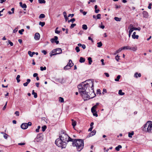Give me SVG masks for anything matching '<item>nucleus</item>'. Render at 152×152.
Instances as JSON below:
<instances>
[{
    "mask_svg": "<svg viewBox=\"0 0 152 152\" xmlns=\"http://www.w3.org/2000/svg\"><path fill=\"white\" fill-rule=\"evenodd\" d=\"M122 50V49H121V48H119L118 50L116 51L115 53H114V55H116L117 53H119V52H121Z\"/></svg>",
    "mask_w": 152,
    "mask_h": 152,
    "instance_id": "nucleus-24",
    "label": "nucleus"
},
{
    "mask_svg": "<svg viewBox=\"0 0 152 152\" xmlns=\"http://www.w3.org/2000/svg\"><path fill=\"white\" fill-rule=\"evenodd\" d=\"M132 28L134 29V30H138L139 31H140L141 28L140 27L136 28V27H132Z\"/></svg>",
    "mask_w": 152,
    "mask_h": 152,
    "instance_id": "nucleus-40",
    "label": "nucleus"
},
{
    "mask_svg": "<svg viewBox=\"0 0 152 152\" xmlns=\"http://www.w3.org/2000/svg\"><path fill=\"white\" fill-rule=\"evenodd\" d=\"M58 28V27H57L56 28V29L55 30V32L56 34H59L60 33V31H58L57 30Z\"/></svg>",
    "mask_w": 152,
    "mask_h": 152,
    "instance_id": "nucleus-50",
    "label": "nucleus"
},
{
    "mask_svg": "<svg viewBox=\"0 0 152 152\" xmlns=\"http://www.w3.org/2000/svg\"><path fill=\"white\" fill-rule=\"evenodd\" d=\"M20 126L22 129H25L28 128V125H27V123H23L21 124Z\"/></svg>",
    "mask_w": 152,
    "mask_h": 152,
    "instance_id": "nucleus-8",
    "label": "nucleus"
},
{
    "mask_svg": "<svg viewBox=\"0 0 152 152\" xmlns=\"http://www.w3.org/2000/svg\"><path fill=\"white\" fill-rule=\"evenodd\" d=\"M106 92H107L106 89H105L104 88L103 89V92H102L103 94H104V93H106Z\"/></svg>",
    "mask_w": 152,
    "mask_h": 152,
    "instance_id": "nucleus-61",
    "label": "nucleus"
},
{
    "mask_svg": "<svg viewBox=\"0 0 152 152\" xmlns=\"http://www.w3.org/2000/svg\"><path fill=\"white\" fill-rule=\"evenodd\" d=\"M97 44V47L99 48L101 47L102 45V43L101 42H98Z\"/></svg>",
    "mask_w": 152,
    "mask_h": 152,
    "instance_id": "nucleus-33",
    "label": "nucleus"
},
{
    "mask_svg": "<svg viewBox=\"0 0 152 152\" xmlns=\"http://www.w3.org/2000/svg\"><path fill=\"white\" fill-rule=\"evenodd\" d=\"M85 59L84 58H83L82 57H81L80 58V59L79 60V62L80 63H83L85 61Z\"/></svg>",
    "mask_w": 152,
    "mask_h": 152,
    "instance_id": "nucleus-20",
    "label": "nucleus"
},
{
    "mask_svg": "<svg viewBox=\"0 0 152 152\" xmlns=\"http://www.w3.org/2000/svg\"><path fill=\"white\" fill-rule=\"evenodd\" d=\"M55 143L58 147H61L62 148H65L67 144L66 142H64L59 137L56 140Z\"/></svg>",
    "mask_w": 152,
    "mask_h": 152,
    "instance_id": "nucleus-5",
    "label": "nucleus"
},
{
    "mask_svg": "<svg viewBox=\"0 0 152 152\" xmlns=\"http://www.w3.org/2000/svg\"><path fill=\"white\" fill-rule=\"evenodd\" d=\"M72 125L73 126V128L76 125V122L73 119H72Z\"/></svg>",
    "mask_w": 152,
    "mask_h": 152,
    "instance_id": "nucleus-18",
    "label": "nucleus"
},
{
    "mask_svg": "<svg viewBox=\"0 0 152 152\" xmlns=\"http://www.w3.org/2000/svg\"><path fill=\"white\" fill-rule=\"evenodd\" d=\"M75 49L76 50V51L77 53L79 52L80 51V48L79 47H76Z\"/></svg>",
    "mask_w": 152,
    "mask_h": 152,
    "instance_id": "nucleus-41",
    "label": "nucleus"
},
{
    "mask_svg": "<svg viewBox=\"0 0 152 152\" xmlns=\"http://www.w3.org/2000/svg\"><path fill=\"white\" fill-rule=\"evenodd\" d=\"M24 29H22L21 30H20L18 31V32L20 34H23V32L24 31Z\"/></svg>",
    "mask_w": 152,
    "mask_h": 152,
    "instance_id": "nucleus-43",
    "label": "nucleus"
},
{
    "mask_svg": "<svg viewBox=\"0 0 152 152\" xmlns=\"http://www.w3.org/2000/svg\"><path fill=\"white\" fill-rule=\"evenodd\" d=\"M42 131L43 132H44L45 130L47 128V126L46 125H44L42 127Z\"/></svg>",
    "mask_w": 152,
    "mask_h": 152,
    "instance_id": "nucleus-36",
    "label": "nucleus"
},
{
    "mask_svg": "<svg viewBox=\"0 0 152 152\" xmlns=\"http://www.w3.org/2000/svg\"><path fill=\"white\" fill-rule=\"evenodd\" d=\"M40 69L41 71L45 70L46 69V68L45 66H44L43 67L42 66H41L40 67Z\"/></svg>",
    "mask_w": 152,
    "mask_h": 152,
    "instance_id": "nucleus-38",
    "label": "nucleus"
},
{
    "mask_svg": "<svg viewBox=\"0 0 152 152\" xmlns=\"http://www.w3.org/2000/svg\"><path fill=\"white\" fill-rule=\"evenodd\" d=\"M114 19L115 20L117 21H120L121 19V18H119L117 17H115Z\"/></svg>",
    "mask_w": 152,
    "mask_h": 152,
    "instance_id": "nucleus-26",
    "label": "nucleus"
},
{
    "mask_svg": "<svg viewBox=\"0 0 152 152\" xmlns=\"http://www.w3.org/2000/svg\"><path fill=\"white\" fill-rule=\"evenodd\" d=\"M58 39V37L57 36H55L54 37V38L51 39L50 40V41L52 43H53L54 42H55V41H56V40H57Z\"/></svg>",
    "mask_w": 152,
    "mask_h": 152,
    "instance_id": "nucleus-13",
    "label": "nucleus"
},
{
    "mask_svg": "<svg viewBox=\"0 0 152 152\" xmlns=\"http://www.w3.org/2000/svg\"><path fill=\"white\" fill-rule=\"evenodd\" d=\"M23 8H26L27 7L26 4H23V5L21 6Z\"/></svg>",
    "mask_w": 152,
    "mask_h": 152,
    "instance_id": "nucleus-51",
    "label": "nucleus"
},
{
    "mask_svg": "<svg viewBox=\"0 0 152 152\" xmlns=\"http://www.w3.org/2000/svg\"><path fill=\"white\" fill-rule=\"evenodd\" d=\"M121 148L122 146L121 145H118L115 148V149L117 151H119L120 150V148Z\"/></svg>",
    "mask_w": 152,
    "mask_h": 152,
    "instance_id": "nucleus-22",
    "label": "nucleus"
},
{
    "mask_svg": "<svg viewBox=\"0 0 152 152\" xmlns=\"http://www.w3.org/2000/svg\"><path fill=\"white\" fill-rule=\"evenodd\" d=\"M76 26V24L75 23L72 24L70 26V28H73L75 26Z\"/></svg>",
    "mask_w": 152,
    "mask_h": 152,
    "instance_id": "nucleus-44",
    "label": "nucleus"
},
{
    "mask_svg": "<svg viewBox=\"0 0 152 152\" xmlns=\"http://www.w3.org/2000/svg\"><path fill=\"white\" fill-rule=\"evenodd\" d=\"M38 1L40 4H45L46 2L45 0H38Z\"/></svg>",
    "mask_w": 152,
    "mask_h": 152,
    "instance_id": "nucleus-35",
    "label": "nucleus"
},
{
    "mask_svg": "<svg viewBox=\"0 0 152 152\" xmlns=\"http://www.w3.org/2000/svg\"><path fill=\"white\" fill-rule=\"evenodd\" d=\"M40 128V126H39L37 127V128L36 129V132H39V129Z\"/></svg>",
    "mask_w": 152,
    "mask_h": 152,
    "instance_id": "nucleus-46",
    "label": "nucleus"
},
{
    "mask_svg": "<svg viewBox=\"0 0 152 152\" xmlns=\"http://www.w3.org/2000/svg\"><path fill=\"white\" fill-rule=\"evenodd\" d=\"M28 54L31 57H32L33 56V54L31 53V52L30 51H29L28 52Z\"/></svg>",
    "mask_w": 152,
    "mask_h": 152,
    "instance_id": "nucleus-45",
    "label": "nucleus"
},
{
    "mask_svg": "<svg viewBox=\"0 0 152 152\" xmlns=\"http://www.w3.org/2000/svg\"><path fill=\"white\" fill-rule=\"evenodd\" d=\"M96 130H94L90 132L89 135L87 136V137H89L94 135L96 133Z\"/></svg>",
    "mask_w": 152,
    "mask_h": 152,
    "instance_id": "nucleus-9",
    "label": "nucleus"
},
{
    "mask_svg": "<svg viewBox=\"0 0 152 152\" xmlns=\"http://www.w3.org/2000/svg\"><path fill=\"white\" fill-rule=\"evenodd\" d=\"M91 112L93 113V115L94 116L96 117L98 116V114L97 113V112L96 111L95 109L92 107L91 109Z\"/></svg>",
    "mask_w": 152,
    "mask_h": 152,
    "instance_id": "nucleus-10",
    "label": "nucleus"
},
{
    "mask_svg": "<svg viewBox=\"0 0 152 152\" xmlns=\"http://www.w3.org/2000/svg\"><path fill=\"white\" fill-rule=\"evenodd\" d=\"M31 81V80L30 79H27V82L25 83H23V85L24 86H27L28 84Z\"/></svg>",
    "mask_w": 152,
    "mask_h": 152,
    "instance_id": "nucleus-16",
    "label": "nucleus"
},
{
    "mask_svg": "<svg viewBox=\"0 0 152 152\" xmlns=\"http://www.w3.org/2000/svg\"><path fill=\"white\" fill-rule=\"evenodd\" d=\"M59 138L64 142L66 143L70 142L69 140L71 138L68 136L65 131L63 130H61L59 134Z\"/></svg>",
    "mask_w": 152,
    "mask_h": 152,
    "instance_id": "nucleus-3",
    "label": "nucleus"
},
{
    "mask_svg": "<svg viewBox=\"0 0 152 152\" xmlns=\"http://www.w3.org/2000/svg\"><path fill=\"white\" fill-rule=\"evenodd\" d=\"M18 28H15V29H14V30H13V33H15L16 32L18 31Z\"/></svg>",
    "mask_w": 152,
    "mask_h": 152,
    "instance_id": "nucleus-60",
    "label": "nucleus"
},
{
    "mask_svg": "<svg viewBox=\"0 0 152 152\" xmlns=\"http://www.w3.org/2000/svg\"><path fill=\"white\" fill-rule=\"evenodd\" d=\"M151 5H152V4L151 3H150L149 4V5H148V9H151Z\"/></svg>",
    "mask_w": 152,
    "mask_h": 152,
    "instance_id": "nucleus-57",
    "label": "nucleus"
},
{
    "mask_svg": "<svg viewBox=\"0 0 152 152\" xmlns=\"http://www.w3.org/2000/svg\"><path fill=\"white\" fill-rule=\"evenodd\" d=\"M77 87L80 94L83 98H90V92H94V83L91 79L81 83Z\"/></svg>",
    "mask_w": 152,
    "mask_h": 152,
    "instance_id": "nucleus-1",
    "label": "nucleus"
},
{
    "mask_svg": "<svg viewBox=\"0 0 152 152\" xmlns=\"http://www.w3.org/2000/svg\"><path fill=\"white\" fill-rule=\"evenodd\" d=\"M32 94L34 95V97L35 98H37V93H35V92H34V90H33L32 91Z\"/></svg>",
    "mask_w": 152,
    "mask_h": 152,
    "instance_id": "nucleus-21",
    "label": "nucleus"
},
{
    "mask_svg": "<svg viewBox=\"0 0 152 152\" xmlns=\"http://www.w3.org/2000/svg\"><path fill=\"white\" fill-rule=\"evenodd\" d=\"M8 136V135L6 133H4V137L5 139H7Z\"/></svg>",
    "mask_w": 152,
    "mask_h": 152,
    "instance_id": "nucleus-47",
    "label": "nucleus"
},
{
    "mask_svg": "<svg viewBox=\"0 0 152 152\" xmlns=\"http://www.w3.org/2000/svg\"><path fill=\"white\" fill-rule=\"evenodd\" d=\"M74 14H69L68 15V17H71V18H72L73 17V16H74Z\"/></svg>",
    "mask_w": 152,
    "mask_h": 152,
    "instance_id": "nucleus-59",
    "label": "nucleus"
},
{
    "mask_svg": "<svg viewBox=\"0 0 152 152\" xmlns=\"http://www.w3.org/2000/svg\"><path fill=\"white\" fill-rule=\"evenodd\" d=\"M101 90L100 89H98L97 91V94H101Z\"/></svg>",
    "mask_w": 152,
    "mask_h": 152,
    "instance_id": "nucleus-56",
    "label": "nucleus"
},
{
    "mask_svg": "<svg viewBox=\"0 0 152 152\" xmlns=\"http://www.w3.org/2000/svg\"><path fill=\"white\" fill-rule=\"evenodd\" d=\"M45 22H40L39 24L42 27H43L45 25Z\"/></svg>",
    "mask_w": 152,
    "mask_h": 152,
    "instance_id": "nucleus-34",
    "label": "nucleus"
},
{
    "mask_svg": "<svg viewBox=\"0 0 152 152\" xmlns=\"http://www.w3.org/2000/svg\"><path fill=\"white\" fill-rule=\"evenodd\" d=\"M121 77V75H118L117 76L116 78L115 79V81H119V79Z\"/></svg>",
    "mask_w": 152,
    "mask_h": 152,
    "instance_id": "nucleus-32",
    "label": "nucleus"
},
{
    "mask_svg": "<svg viewBox=\"0 0 152 152\" xmlns=\"http://www.w3.org/2000/svg\"><path fill=\"white\" fill-rule=\"evenodd\" d=\"M128 136L129 137H132V136L134 134V132L132 131L131 132H129Z\"/></svg>",
    "mask_w": 152,
    "mask_h": 152,
    "instance_id": "nucleus-27",
    "label": "nucleus"
},
{
    "mask_svg": "<svg viewBox=\"0 0 152 152\" xmlns=\"http://www.w3.org/2000/svg\"><path fill=\"white\" fill-rule=\"evenodd\" d=\"M70 68V67H69L68 65H67L66 66L64 67V69L65 70H66L67 69H69Z\"/></svg>",
    "mask_w": 152,
    "mask_h": 152,
    "instance_id": "nucleus-42",
    "label": "nucleus"
},
{
    "mask_svg": "<svg viewBox=\"0 0 152 152\" xmlns=\"http://www.w3.org/2000/svg\"><path fill=\"white\" fill-rule=\"evenodd\" d=\"M38 74L37 73H35L33 74V76L34 77H37V76Z\"/></svg>",
    "mask_w": 152,
    "mask_h": 152,
    "instance_id": "nucleus-64",
    "label": "nucleus"
},
{
    "mask_svg": "<svg viewBox=\"0 0 152 152\" xmlns=\"http://www.w3.org/2000/svg\"><path fill=\"white\" fill-rule=\"evenodd\" d=\"M75 21V19L74 18H73L71 19L70 20H69L68 21V23H70L71 22L72 23H73Z\"/></svg>",
    "mask_w": 152,
    "mask_h": 152,
    "instance_id": "nucleus-39",
    "label": "nucleus"
},
{
    "mask_svg": "<svg viewBox=\"0 0 152 152\" xmlns=\"http://www.w3.org/2000/svg\"><path fill=\"white\" fill-rule=\"evenodd\" d=\"M40 37V35L38 33H36L35 34L34 39L35 40H39Z\"/></svg>",
    "mask_w": 152,
    "mask_h": 152,
    "instance_id": "nucleus-11",
    "label": "nucleus"
},
{
    "mask_svg": "<svg viewBox=\"0 0 152 152\" xmlns=\"http://www.w3.org/2000/svg\"><path fill=\"white\" fill-rule=\"evenodd\" d=\"M130 50H132L134 51H135L137 50V48L135 47L131 48Z\"/></svg>",
    "mask_w": 152,
    "mask_h": 152,
    "instance_id": "nucleus-55",
    "label": "nucleus"
},
{
    "mask_svg": "<svg viewBox=\"0 0 152 152\" xmlns=\"http://www.w3.org/2000/svg\"><path fill=\"white\" fill-rule=\"evenodd\" d=\"M141 76V74L140 73H138L137 72H136L135 73L134 77L135 78H137L138 77H140Z\"/></svg>",
    "mask_w": 152,
    "mask_h": 152,
    "instance_id": "nucleus-14",
    "label": "nucleus"
},
{
    "mask_svg": "<svg viewBox=\"0 0 152 152\" xmlns=\"http://www.w3.org/2000/svg\"><path fill=\"white\" fill-rule=\"evenodd\" d=\"M7 102H6V104H5V105L4 106L3 108V110H4L5 108H6V106H7Z\"/></svg>",
    "mask_w": 152,
    "mask_h": 152,
    "instance_id": "nucleus-58",
    "label": "nucleus"
},
{
    "mask_svg": "<svg viewBox=\"0 0 152 152\" xmlns=\"http://www.w3.org/2000/svg\"><path fill=\"white\" fill-rule=\"evenodd\" d=\"M45 15L44 14H41L39 15V18H45Z\"/></svg>",
    "mask_w": 152,
    "mask_h": 152,
    "instance_id": "nucleus-28",
    "label": "nucleus"
},
{
    "mask_svg": "<svg viewBox=\"0 0 152 152\" xmlns=\"http://www.w3.org/2000/svg\"><path fill=\"white\" fill-rule=\"evenodd\" d=\"M8 43L11 46H12L13 45V43L11 42L10 40H8Z\"/></svg>",
    "mask_w": 152,
    "mask_h": 152,
    "instance_id": "nucleus-49",
    "label": "nucleus"
},
{
    "mask_svg": "<svg viewBox=\"0 0 152 152\" xmlns=\"http://www.w3.org/2000/svg\"><path fill=\"white\" fill-rule=\"evenodd\" d=\"M59 101L61 102H64V99L61 97H60L59 98Z\"/></svg>",
    "mask_w": 152,
    "mask_h": 152,
    "instance_id": "nucleus-37",
    "label": "nucleus"
},
{
    "mask_svg": "<svg viewBox=\"0 0 152 152\" xmlns=\"http://www.w3.org/2000/svg\"><path fill=\"white\" fill-rule=\"evenodd\" d=\"M42 134H38L37 137L35 139L34 141L37 142H41L43 139L42 137Z\"/></svg>",
    "mask_w": 152,
    "mask_h": 152,
    "instance_id": "nucleus-6",
    "label": "nucleus"
},
{
    "mask_svg": "<svg viewBox=\"0 0 152 152\" xmlns=\"http://www.w3.org/2000/svg\"><path fill=\"white\" fill-rule=\"evenodd\" d=\"M15 114L17 116H19V112L18 111H16L15 113Z\"/></svg>",
    "mask_w": 152,
    "mask_h": 152,
    "instance_id": "nucleus-53",
    "label": "nucleus"
},
{
    "mask_svg": "<svg viewBox=\"0 0 152 152\" xmlns=\"http://www.w3.org/2000/svg\"><path fill=\"white\" fill-rule=\"evenodd\" d=\"M82 28L83 29L85 30H87L88 28L87 25L86 24L83 25H82Z\"/></svg>",
    "mask_w": 152,
    "mask_h": 152,
    "instance_id": "nucleus-25",
    "label": "nucleus"
},
{
    "mask_svg": "<svg viewBox=\"0 0 152 152\" xmlns=\"http://www.w3.org/2000/svg\"><path fill=\"white\" fill-rule=\"evenodd\" d=\"M101 15L100 14H99L97 15L96 16V19H99L101 18Z\"/></svg>",
    "mask_w": 152,
    "mask_h": 152,
    "instance_id": "nucleus-48",
    "label": "nucleus"
},
{
    "mask_svg": "<svg viewBox=\"0 0 152 152\" xmlns=\"http://www.w3.org/2000/svg\"><path fill=\"white\" fill-rule=\"evenodd\" d=\"M143 130V131L148 133H152V122L151 121H147L146 124L144 125Z\"/></svg>",
    "mask_w": 152,
    "mask_h": 152,
    "instance_id": "nucleus-4",
    "label": "nucleus"
},
{
    "mask_svg": "<svg viewBox=\"0 0 152 152\" xmlns=\"http://www.w3.org/2000/svg\"><path fill=\"white\" fill-rule=\"evenodd\" d=\"M136 32H134L133 34L132 35V37L133 39H138L139 36L138 35H136Z\"/></svg>",
    "mask_w": 152,
    "mask_h": 152,
    "instance_id": "nucleus-12",
    "label": "nucleus"
},
{
    "mask_svg": "<svg viewBox=\"0 0 152 152\" xmlns=\"http://www.w3.org/2000/svg\"><path fill=\"white\" fill-rule=\"evenodd\" d=\"M143 15V17L147 18L148 17V13L145 11H144L143 12H142Z\"/></svg>",
    "mask_w": 152,
    "mask_h": 152,
    "instance_id": "nucleus-15",
    "label": "nucleus"
},
{
    "mask_svg": "<svg viewBox=\"0 0 152 152\" xmlns=\"http://www.w3.org/2000/svg\"><path fill=\"white\" fill-rule=\"evenodd\" d=\"M20 77V76L19 75H18L17 76V77L16 78V79L17 80V82L18 83H19L20 81V80L19 79Z\"/></svg>",
    "mask_w": 152,
    "mask_h": 152,
    "instance_id": "nucleus-29",
    "label": "nucleus"
},
{
    "mask_svg": "<svg viewBox=\"0 0 152 152\" xmlns=\"http://www.w3.org/2000/svg\"><path fill=\"white\" fill-rule=\"evenodd\" d=\"M42 53H43V54H44V55H45L46 54H47V52L45 50H43L42 51Z\"/></svg>",
    "mask_w": 152,
    "mask_h": 152,
    "instance_id": "nucleus-63",
    "label": "nucleus"
},
{
    "mask_svg": "<svg viewBox=\"0 0 152 152\" xmlns=\"http://www.w3.org/2000/svg\"><path fill=\"white\" fill-rule=\"evenodd\" d=\"M72 142V145L73 147H76L77 151H80L83 148L84 146L83 140L81 139H72L69 140Z\"/></svg>",
    "mask_w": 152,
    "mask_h": 152,
    "instance_id": "nucleus-2",
    "label": "nucleus"
},
{
    "mask_svg": "<svg viewBox=\"0 0 152 152\" xmlns=\"http://www.w3.org/2000/svg\"><path fill=\"white\" fill-rule=\"evenodd\" d=\"M121 49H122V50H125V49L130 50V49H131V47L129 46H127L123 47L121 48Z\"/></svg>",
    "mask_w": 152,
    "mask_h": 152,
    "instance_id": "nucleus-19",
    "label": "nucleus"
},
{
    "mask_svg": "<svg viewBox=\"0 0 152 152\" xmlns=\"http://www.w3.org/2000/svg\"><path fill=\"white\" fill-rule=\"evenodd\" d=\"M72 61L71 60V59H70L69 60V62L68 63V65L71 68V67H72V66H73L74 64L73 63H72L71 64V63H72Z\"/></svg>",
    "mask_w": 152,
    "mask_h": 152,
    "instance_id": "nucleus-17",
    "label": "nucleus"
},
{
    "mask_svg": "<svg viewBox=\"0 0 152 152\" xmlns=\"http://www.w3.org/2000/svg\"><path fill=\"white\" fill-rule=\"evenodd\" d=\"M55 50L56 51V53L51 55L50 57H52L53 56L61 54L62 53V50L61 48H57L55 49Z\"/></svg>",
    "mask_w": 152,
    "mask_h": 152,
    "instance_id": "nucleus-7",
    "label": "nucleus"
},
{
    "mask_svg": "<svg viewBox=\"0 0 152 152\" xmlns=\"http://www.w3.org/2000/svg\"><path fill=\"white\" fill-rule=\"evenodd\" d=\"M120 56H119L118 55H117L115 57V59L117 61H118L119 59Z\"/></svg>",
    "mask_w": 152,
    "mask_h": 152,
    "instance_id": "nucleus-54",
    "label": "nucleus"
},
{
    "mask_svg": "<svg viewBox=\"0 0 152 152\" xmlns=\"http://www.w3.org/2000/svg\"><path fill=\"white\" fill-rule=\"evenodd\" d=\"M124 93L122 92L121 90H120L118 91V94L121 95H123L124 94Z\"/></svg>",
    "mask_w": 152,
    "mask_h": 152,
    "instance_id": "nucleus-30",
    "label": "nucleus"
},
{
    "mask_svg": "<svg viewBox=\"0 0 152 152\" xmlns=\"http://www.w3.org/2000/svg\"><path fill=\"white\" fill-rule=\"evenodd\" d=\"M88 63L90 65L91 64V63L92 62V60L91 58L89 57L88 58Z\"/></svg>",
    "mask_w": 152,
    "mask_h": 152,
    "instance_id": "nucleus-23",
    "label": "nucleus"
},
{
    "mask_svg": "<svg viewBox=\"0 0 152 152\" xmlns=\"http://www.w3.org/2000/svg\"><path fill=\"white\" fill-rule=\"evenodd\" d=\"M26 143H18V145H25Z\"/></svg>",
    "mask_w": 152,
    "mask_h": 152,
    "instance_id": "nucleus-62",
    "label": "nucleus"
},
{
    "mask_svg": "<svg viewBox=\"0 0 152 152\" xmlns=\"http://www.w3.org/2000/svg\"><path fill=\"white\" fill-rule=\"evenodd\" d=\"M56 51L55 49L53 50L50 53V56L51 55H52L54 53H56Z\"/></svg>",
    "mask_w": 152,
    "mask_h": 152,
    "instance_id": "nucleus-31",
    "label": "nucleus"
},
{
    "mask_svg": "<svg viewBox=\"0 0 152 152\" xmlns=\"http://www.w3.org/2000/svg\"><path fill=\"white\" fill-rule=\"evenodd\" d=\"M133 30H134V29L133 28H132V27L131 28H130L129 30V33L131 34L132 33L133 31Z\"/></svg>",
    "mask_w": 152,
    "mask_h": 152,
    "instance_id": "nucleus-52",
    "label": "nucleus"
}]
</instances>
